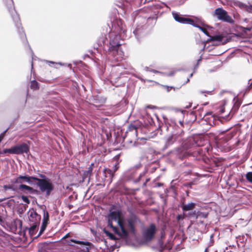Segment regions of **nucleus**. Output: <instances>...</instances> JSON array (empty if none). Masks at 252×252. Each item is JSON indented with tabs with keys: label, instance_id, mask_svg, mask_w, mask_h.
Returning <instances> with one entry per match:
<instances>
[{
	"label": "nucleus",
	"instance_id": "f257e3e1",
	"mask_svg": "<svg viewBox=\"0 0 252 252\" xmlns=\"http://www.w3.org/2000/svg\"><path fill=\"white\" fill-rule=\"evenodd\" d=\"M173 237H106L104 243L111 251L122 245L138 247L149 245L157 252H170L173 245Z\"/></svg>",
	"mask_w": 252,
	"mask_h": 252
},
{
	"label": "nucleus",
	"instance_id": "f03ea898",
	"mask_svg": "<svg viewBox=\"0 0 252 252\" xmlns=\"http://www.w3.org/2000/svg\"><path fill=\"white\" fill-rule=\"evenodd\" d=\"M112 32L109 33L110 38L107 59L109 61L119 62L123 58L124 53L120 49L121 34H125L126 30L121 19H116L112 22Z\"/></svg>",
	"mask_w": 252,
	"mask_h": 252
},
{
	"label": "nucleus",
	"instance_id": "7ed1b4c3",
	"mask_svg": "<svg viewBox=\"0 0 252 252\" xmlns=\"http://www.w3.org/2000/svg\"><path fill=\"white\" fill-rule=\"evenodd\" d=\"M120 216L121 213L119 211H112L108 216V225L113 228L114 232L119 236H123L120 233L119 228L113 226L112 220H118L119 225L124 236H127L129 232L134 233L135 224L139 220L138 218L135 215H131L126 221H123L120 219Z\"/></svg>",
	"mask_w": 252,
	"mask_h": 252
},
{
	"label": "nucleus",
	"instance_id": "20e7f679",
	"mask_svg": "<svg viewBox=\"0 0 252 252\" xmlns=\"http://www.w3.org/2000/svg\"><path fill=\"white\" fill-rule=\"evenodd\" d=\"M7 11L10 15L11 18L16 28L17 32L23 44L26 53L32 56V48L28 42L26 33L22 26L19 15L15 10L13 0H2Z\"/></svg>",
	"mask_w": 252,
	"mask_h": 252
},
{
	"label": "nucleus",
	"instance_id": "39448f33",
	"mask_svg": "<svg viewBox=\"0 0 252 252\" xmlns=\"http://www.w3.org/2000/svg\"><path fill=\"white\" fill-rule=\"evenodd\" d=\"M32 184V177L26 174L19 175L10 180V184L3 186L4 191L11 190L16 192L32 193V187L26 185Z\"/></svg>",
	"mask_w": 252,
	"mask_h": 252
},
{
	"label": "nucleus",
	"instance_id": "423d86ee",
	"mask_svg": "<svg viewBox=\"0 0 252 252\" xmlns=\"http://www.w3.org/2000/svg\"><path fill=\"white\" fill-rule=\"evenodd\" d=\"M32 180H36V184L40 191L45 193L46 196H49L54 189V185L49 179H38L32 176Z\"/></svg>",
	"mask_w": 252,
	"mask_h": 252
},
{
	"label": "nucleus",
	"instance_id": "0eeeda50",
	"mask_svg": "<svg viewBox=\"0 0 252 252\" xmlns=\"http://www.w3.org/2000/svg\"><path fill=\"white\" fill-rule=\"evenodd\" d=\"M196 145H198L194 140L192 138H189L183 147L177 149V156L179 158L183 160L188 156L187 149Z\"/></svg>",
	"mask_w": 252,
	"mask_h": 252
},
{
	"label": "nucleus",
	"instance_id": "6e6552de",
	"mask_svg": "<svg viewBox=\"0 0 252 252\" xmlns=\"http://www.w3.org/2000/svg\"><path fill=\"white\" fill-rule=\"evenodd\" d=\"M14 154H25L27 157L29 158L30 155V147L25 143H22L12 146Z\"/></svg>",
	"mask_w": 252,
	"mask_h": 252
},
{
	"label": "nucleus",
	"instance_id": "1a4fd4ad",
	"mask_svg": "<svg viewBox=\"0 0 252 252\" xmlns=\"http://www.w3.org/2000/svg\"><path fill=\"white\" fill-rule=\"evenodd\" d=\"M215 15L219 20L229 23L233 22L232 19L228 15L227 12L221 8H218L215 10Z\"/></svg>",
	"mask_w": 252,
	"mask_h": 252
},
{
	"label": "nucleus",
	"instance_id": "9d476101",
	"mask_svg": "<svg viewBox=\"0 0 252 252\" xmlns=\"http://www.w3.org/2000/svg\"><path fill=\"white\" fill-rule=\"evenodd\" d=\"M172 14L174 20L179 23L182 24H187L189 25L193 24V20L192 19L184 17L178 12L172 11Z\"/></svg>",
	"mask_w": 252,
	"mask_h": 252
},
{
	"label": "nucleus",
	"instance_id": "9b49d317",
	"mask_svg": "<svg viewBox=\"0 0 252 252\" xmlns=\"http://www.w3.org/2000/svg\"><path fill=\"white\" fill-rule=\"evenodd\" d=\"M18 223L19 230L18 231H17V233L19 234L20 235H23V236H27L26 232L28 230L29 236H32V224H30L29 226H25L24 227H23L22 221H19Z\"/></svg>",
	"mask_w": 252,
	"mask_h": 252
},
{
	"label": "nucleus",
	"instance_id": "f8f14e48",
	"mask_svg": "<svg viewBox=\"0 0 252 252\" xmlns=\"http://www.w3.org/2000/svg\"><path fill=\"white\" fill-rule=\"evenodd\" d=\"M157 230L155 224L152 223L148 227H145L143 230V236H154Z\"/></svg>",
	"mask_w": 252,
	"mask_h": 252
},
{
	"label": "nucleus",
	"instance_id": "ddd939ff",
	"mask_svg": "<svg viewBox=\"0 0 252 252\" xmlns=\"http://www.w3.org/2000/svg\"><path fill=\"white\" fill-rule=\"evenodd\" d=\"M177 137L178 136L174 134L167 136L165 139L164 149H166L172 145L177 140Z\"/></svg>",
	"mask_w": 252,
	"mask_h": 252
},
{
	"label": "nucleus",
	"instance_id": "4468645a",
	"mask_svg": "<svg viewBox=\"0 0 252 252\" xmlns=\"http://www.w3.org/2000/svg\"><path fill=\"white\" fill-rule=\"evenodd\" d=\"M190 218H195V219L206 218L208 216V213L205 212H201L199 211H194L192 212L189 213Z\"/></svg>",
	"mask_w": 252,
	"mask_h": 252
},
{
	"label": "nucleus",
	"instance_id": "2eb2a0df",
	"mask_svg": "<svg viewBox=\"0 0 252 252\" xmlns=\"http://www.w3.org/2000/svg\"><path fill=\"white\" fill-rule=\"evenodd\" d=\"M196 206V204L193 202H189L188 204H183L181 208L184 212H187L193 210Z\"/></svg>",
	"mask_w": 252,
	"mask_h": 252
},
{
	"label": "nucleus",
	"instance_id": "dca6fc26",
	"mask_svg": "<svg viewBox=\"0 0 252 252\" xmlns=\"http://www.w3.org/2000/svg\"><path fill=\"white\" fill-rule=\"evenodd\" d=\"M209 37L211 41H216L220 43H222V44L225 43V42L223 41L224 37L221 35H215L214 36H210Z\"/></svg>",
	"mask_w": 252,
	"mask_h": 252
},
{
	"label": "nucleus",
	"instance_id": "f3484780",
	"mask_svg": "<svg viewBox=\"0 0 252 252\" xmlns=\"http://www.w3.org/2000/svg\"><path fill=\"white\" fill-rule=\"evenodd\" d=\"M240 106V103L238 101H236L229 113V115L232 117L234 113L237 111Z\"/></svg>",
	"mask_w": 252,
	"mask_h": 252
},
{
	"label": "nucleus",
	"instance_id": "a211bd4d",
	"mask_svg": "<svg viewBox=\"0 0 252 252\" xmlns=\"http://www.w3.org/2000/svg\"><path fill=\"white\" fill-rule=\"evenodd\" d=\"M191 25H192L193 26H194V27H196V28H198V29H200V30H201V31H202V32H203L205 35H206L207 36H209V37L210 36V35H209V32L207 31V30H206L205 28H203V27H201L200 26H199V25H197V24H195V23H194V21H193V24H191Z\"/></svg>",
	"mask_w": 252,
	"mask_h": 252
},
{
	"label": "nucleus",
	"instance_id": "6ab92c4d",
	"mask_svg": "<svg viewBox=\"0 0 252 252\" xmlns=\"http://www.w3.org/2000/svg\"><path fill=\"white\" fill-rule=\"evenodd\" d=\"M104 172L106 177L112 178L114 176V171L110 169H105Z\"/></svg>",
	"mask_w": 252,
	"mask_h": 252
},
{
	"label": "nucleus",
	"instance_id": "aec40b11",
	"mask_svg": "<svg viewBox=\"0 0 252 252\" xmlns=\"http://www.w3.org/2000/svg\"><path fill=\"white\" fill-rule=\"evenodd\" d=\"M48 220V215L47 214L46 218H45V217L44 216V219H43L42 223V225H41L40 228H42V230H45V229H46L47 223H48V222H47Z\"/></svg>",
	"mask_w": 252,
	"mask_h": 252
},
{
	"label": "nucleus",
	"instance_id": "412c9836",
	"mask_svg": "<svg viewBox=\"0 0 252 252\" xmlns=\"http://www.w3.org/2000/svg\"><path fill=\"white\" fill-rule=\"evenodd\" d=\"M127 132H132L133 134H136L137 133V128L136 127L133 125H130L128 127V129Z\"/></svg>",
	"mask_w": 252,
	"mask_h": 252
},
{
	"label": "nucleus",
	"instance_id": "4be33fe9",
	"mask_svg": "<svg viewBox=\"0 0 252 252\" xmlns=\"http://www.w3.org/2000/svg\"><path fill=\"white\" fill-rule=\"evenodd\" d=\"M30 88L31 89H32V68L31 69V72H30V80H29V88L27 89V99H28V98H29L30 97V94H29V88Z\"/></svg>",
	"mask_w": 252,
	"mask_h": 252
},
{
	"label": "nucleus",
	"instance_id": "5701e85b",
	"mask_svg": "<svg viewBox=\"0 0 252 252\" xmlns=\"http://www.w3.org/2000/svg\"><path fill=\"white\" fill-rule=\"evenodd\" d=\"M143 29V28L137 27L133 31V33L135 34L137 38H138L139 34L142 33Z\"/></svg>",
	"mask_w": 252,
	"mask_h": 252
},
{
	"label": "nucleus",
	"instance_id": "b1692460",
	"mask_svg": "<svg viewBox=\"0 0 252 252\" xmlns=\"http://www.w3.org/2000/svg\"><path fill=\"white\" fill-rule=\"evenodd\" d=\"M186 217L189 218V213L186 214L185 213H184L183 214L178 215L177 217V220H178V221H180L181 220H183V219H184Z\"/></svg>",
	"mask_w": 252,
	"mask_h": 252
},
{
	"label": "nucleus",
	"instance_id": "393cba45",
	"mask_svg": "<svg viewBox=\"0 0 252 252\" xmlns=\"http://www.w3.org/2000/svg\"><path fill=\"white\" fill-rule=\"evenodd\" d=\"M1 154H14L13 150H12V146L10 148L3 149L1 152Z\"/></svg>",
	"mask_w": 252,
	"mask_h": 252
},
{
	"label": "nucleus",
	"instance_id": "a878e982",
	"mask_svg": "<svg viewBox=\"0 0 252 252\" xmlns=\"http://www.w3.org/2000/svg\"><path fill=\"white\" fill-rule=\"evenodd\" d=\"M151 72H153L155 73H160V74H163L165 75H167V76H173L174 74V72H171L169 73H163L161 72H160V71H158V70H155V69H152L151 70Z\"/></svg>",
	"mask_w": 252,
	"mask_h": 252
},
{
	"label": "nucleus",
	"instance_id": "bb28decb",
	"mask_svg": "<svg viewBox=\"0 0 252 252\" xmlns=\"http://www.w3.org/2000/svg\"><path fill=\"white\" fill-rule=\"evenodd\" d=\"M39 88V83L35 80H32V90H38Z\"/></svg>",
	"mask_w": 252,
	"mask_h": 252
},
{
	"label": "nucleus",
	"instance_id": "cd10ccee",
	"mask_svg": "<svg viewBox=\"0 0 252 252\" xmlns=\"http://www.w3.org/2000/svg\"><path fill=\"white\" fill-rule=\"evenodd\" d=\"M13 202H14V200L10 199V200H8L7 202L2 203L1 204V205L3 206H7L10 207L12 205V203Z\"/></svg>",
	"mask_w": 252,
	"mask_h": 252
},
{
	"label": "nucleus",
	"instance_id": "c85d7f7f",
	"mask_svg": "<svg viewBox=\"0 0 252 252\" xmlns=\"http://www.w3.org/2000/svg\"><path fill=\"white\" fill-rule=\"evenodd\" d=\"M247 180L250 183H252V172H249L246 175Z\"/></svg>",
	"mask_w": 252,
	"mask_h": 252
},
{
	"label": "nucleus",
	"instance_id": "c756f323",
	"mask_svg": "<svg viewBox=\"0 0 252 252\" xmlns=\"http://www.w3.org/2000/svg\"><path fill=\"white\" fill-rule=\"evenodd\" d=\"M22 200L24 202H25L26 204H30V200L29 199V198L25 195H22L21 196Z\"/></svg>",
	"mask_w": 252,
	"mask_h": 252
},
{
	"label": "nucleus",
	"instance_id": "7c9ffc66",
	"mask_svg": "<svg viewBox=\"0 0 252 252\" xmlns=\"http://www.w3.org/2000/svg\"><path fill=\"white\" fill-rule=\"evenodd\" d=\"M214 240L213 239V237H210V242L208 244V246L207 248H206L205 250V251L204 252H208V248L212 246L214 244Z\"/></svg>",
	"mask_w": 252,
	"mask_h": 252
},
{
	"label": "nucleus",
	"instance_id": "2f4dec72",
	"mask_svg": "<svg viewBox=\"0 0 252 252\" xmlns=\"http://www.w3.org/2000/svg\"><path fill=\"white\" fill-rule=\"evenodd\" d=\"M94 102H98V103H104L105 101V99H99V97L96 96L94 97Z\"/></svg>",
	"mask_w": 252,
	"mask_h": 252
},
{
	"label": "nucleus",
	"instance_id": "473e14b6",
	"mask_svg": "<svg viewBox=\"0 0 252 252\" xmlns=\"http://www.w3.org/2000/svg\"><path fill=\"white\" fill-rule=\"evenodd\" d=\"M94 164L92 163L90 167L88 168V169L87 171V174L91 175L92 174L93 172V166H94Z\"/></svg>",
	"mask_w": 252,
	"mask_h": 252
},
{
	"label": "nucleus",
	"instance_id": "72a5a7b5",
	"mask_svg": "<svg viewBox=\"0 0 252 252\" xmlns=\"http://www.w3.org/2000/svg\"><path fill=\"white\" fill-rule=\"evenodd\" d=\"M146 172H147V171H146L143 172V173H140V174H139V177H138V179H137L135 180V182H139V181H140V180L141 178H142V177H143V176L145 175V173H146Z\"/></svg>",
	"mask_w": 252,
	"mask_h": 252
},
{
	"label": "nucleus",
	"instance_id": "f704fd0d",
	"mask_svg": "<svg viewBox=\"0 0 252 252\" xmlns=\"http://www.w3.org/2000/svg\"><path fill=\"white\" fill-rule=\"evenodd\" d=\"M245 8L246 11L252 13V5H245Z\"/></svg>",
	"mask_w": 252,
	"mask_h": 252
},
{
	"label": "nucleus",
	"instance_id": "c9c22d12",
	"mask_svg": "<svg viewBox=\"0 0 252 252\" xmlns=\"http://www.w3.org/2000/svg\"><path fill=\"white\" fill-rule=\"evenodd\" d=\"M32 210V208L29 209V212H28V217L30 221H31V219L32 218V212H31Z\"/></svg>",
	"mask_w": 252,
	"mask_h": 252
},
{
	"label": "nucleus",
	"instance_id": "e433bc0d",
	"mask_svg": "<svg viewBox=\"0 0 252 252\" xmlns=\"http://www.w3.org/2000/svg\"><path fill=\"white\" fill-rule=\"evenodd\" d=\"M202 60V58H201V57H200V59H199L198 60H197V64L195 65V67H194V70L195 69H196V68H197L198 67V64H199L200 62H201ZM195 72V71H194V72Z\"/></svg>",
	"mask_w": 252,
	"mask_h": 252
},
{
	"label": "nucleus",
	"instance_id": "4c0bfd02",
	"mask_svg": "<svg viewBox=\"0 0 252 252\" xmlns=\"http://www.w3.org/2000/svg\"><path fill=\"white\" fill-rule=\"evenodd\" d=\"M46 63H49V65L50 66H52L51 64H57V63L53 62H52V61H46Z\"/></svg>",
	"mask_w": 252,
	"mask_h": 252
},
{
	"label": "nucleus",
	"instance_id": "58836bf2",
	"mask_svg": "<svg viewBox=\"0 0 252 252\" xmlns=\"http://www.w3.org/2000/svg\"><path fill=\"white\" fill-rule=\"evenodd\" d=\"M225 232L227 233L225 235H229V232H231V229L229 228H226L225 230Z\"/></svg>",
	"mask_w": 252,
	"mask_h": 252
},
{
	"label": "nucleus",
	"instance_id": "ea45409f",
	"mask_svg": "<svg viewBox=\"0 0 252 252\" xmlns=\"http://www.w3.org/2000/svg\"><path fill=\"white\" fill-rule=\"evenodd\" d=\"M44 231V230H42V228H40V231L38 233V234L36 236H40L43 233V232Z\"/></svg>",
	"mask_w": 252,
	"mask_h": 252
},
{
	"label": "nucleus",
	"instance_id": "a19ab883",
	"mask_svg": "<svg viewBox=\"0 0 252 252\" xmlns=\"http://www.w3.org/2000/svg\"><path fill=\"white\" fill-rule=\"evenodd\" d=\"M105 233L108 236H114L113 234L111 233L108 232V231H105Z\"/></svg>",
	"mask_w": 252,
	"mask_h": 252
},
{
	"label": "nucleus",
	"instance_id": "79ce46f5",
	"mask_svg": "<svg viewBox=\"0 0 252 252\" xmlns=\"http://www.w3.org/2000/svg\"><path fill=\"white\" fill-rule=\"evenodd\" d=\"M36 225L32 224V235H33V231L36 229Z\"/></svg>",
	"mask_w": 252,
	"mask_h": 252
},
{
	"label": "nucleus",
	"instance_id": "37998d69",
	"mask_svg": "<svg viewBox=\"0 0 252 252\" xmlns=\"http://www.w3.org/2000/svg\"><path fill=\"white\" fill-rule=\"evenodd\" d=\"M145 70L146 71H151V70L152 69H150L149 67H147V66H146L145 67Z\"/></svg>",
	"mask_w": 252,
	"mask_h": 252
},
{
	"label": "nucleus",
	"instance_id": "c03bdc74",
	"mask_svg": "<svg viewBox=\"0 0 252 252\" xmlns=\"http://www.w3.org/2000/svg\"><path fill=\"white\" fill-rule=\"evenodd\" d=\"M165 87L167 88V92H169L170 90L173 88L172 87H169L167 86H165Z\"/></svg>",
	"mask_w": 252,
	"mask_h": 252
},
{
	"label": "nucleus",
	"instance_id": "a18cd8bd",
	"mask_svg": "<svg viewBox=\"0 0 252 252\" xmlns=\"http://www.w3.org/2000/svg\"><path fill=\"white\" fill-rule=\"evenodd\" d=\"M200 93L201 94H204V93H208V94H210L211 93V92H209V91H200Z\"/></svg>",
	"mask_w": 252,
	"mask_h": 252
},
{
	"label": "nucleus",
	"instance_id": "49530a36",
	"mask_svg": "<svg viewBox=\"0 0 252 252\" xmlns=\"http://www.w3.org/2000/svg\"><path fill=\"white\" fill-rule=\"evenodd\" d=\"M6 199H7V198H0V203L2 202L3 201L6 200Z\"/></svg>",
	"mask_w": 252,
	"mask_h": 252
},
{
	"label": "nucleus",
	"instance_id": "de8ad7c7",
	"mask_svg": "<svg viewBox=\"0 0 252 252\" xmlns=\"http://www.w3.org/2000/svg\"><path fill=\"white\" fill-rule=\"evenodd\" d=\"M3 222V218L0 215V223Z\"/></svg>",
	"mask_w": 252,
	"mask_h": 252
},
{
	"label": "nucleus",
	"instance_id": "09e8293b",
	"mask_svg": "<svg viewBox=\"0 0 252 252\" xmlns=\"http://www.w3.org/2000/svg\"><path fill=\"white\" fill-rule=\"evenodd\" d=\"M141 166V164L140 163H139L136 165V168H138Z\"/></svg>",
	"mask_w": 252,
	"mask_h": 252
},
{
	"label": "nucleus",
	"instance_id": "8fccbe9b",
	"mask_svg": "<svg viewBox=\"0 0 252 252\" xmlns=\"http://www.w3.org/2000/svg\"><path fill=\"white\" fill-rule=\"evenodd\" d=\"M127 2H131L134 1L135 0H125Z\"/></svg>",
	"mask_w": 252,
	"mask_h": 252
},
{
	"label": "nucleus",
	"instance_id": "3c124183",
	"mask_svg": "<svg viewBox=\"0 0 252 252\" xmlns=\"http://www.w3.org/2000/svg\"><path fill=\"white\" fill-rule=\"evenodd\" d=\"M252 28L247 27L245 29L247 31H250L251 30Z\"/></svg>",
	"mask_w": 252,
	"mask_h": 252
},
{
	"label": "nucleus",
	"instance_id": "603ef678",
	"mask_svg": "<svg viewBox=\"0 0 252 252\" xmlns=\"http://www.w3.org/2000/svg\"><path fill=\"white\" fill-rule=\"evenodd\" d=\"M12 238H13L12 240H16L17 238H19V237H12Z\"/></svg>",
	"mask_w": 252,
	"mask_h": 252
},
{
	"label": "nucleus",
	"instance_id": "864d4df0",
	"mask_svg": "<svg viewBox=\"0 0 252 252\" xmlns=\"http://www.w3.org/2000/svg\"><path fill=\"white\" fill-rule=\"evenodd\" d=\"M192 75H193V73H191V74H190L189 77V78H191V77L192 76Z\"/></svg>",
	"mask_w": 252,
	"mask_h": 252
},
{
	"label": "nucleus",
	"instance_id": "5fc2aeb1",
	"mask_svg": "<svg viewBox=\"0 0 252 252\" xmlns=\"http://www.w3.org/2000/svg\"><path fill=\"white\" fill-rule=\"evenodd\" d=\"M189 81V78H188V79H187V81H186V83H188Z\"/></svg>",
	"mask_w": 252,
	"mask_h": 252
},
{
	"label": "nucleus",
	"instance_id": "6e6d98bb",
	"mask_svg": "<svg viewBox=\"0 0 252 252\" xmlns=\"http://www.w3.org/2000/svg\"><path fill=\"white\" fill-rule=\"evenodd\" d=\"M252 86V81L251 82L250 86L249 87V89H250V88Z\"/></svg>",
	"mask_w": 252,
	"mask_h": 252
},
{
	"label": "nucleus",
	"instance_id": "4d7b16f0",
	"mask_svg": "<svg viewBox=\"0 0 252 252\" xmlns=\"http://www.w3.org/2000/svg\"><path fill=\"white\" fill-rule=\"evenodd\" d=\"M64 236H65V237H67V236H70L69 234L67 233V234H66Z\"/></svg>",
	"mask_w": 252,
	"mask_h": 252
},
{
	"label": "nucleus",
	"instance_id": "13d9d810",
	"mask_svg": "<svg viewBox=\"0 0 252 252\" xmlns=\"http://www.w3.org/2000/svg\"><path fill=\"white\" fill-rule=\"evenodd\" d=\"M186 0H181L182 3H183Z\"/></svg>",
	"mask_w": 252,
	"mask_h": 252
},
{
	"label": "nucleus",
	"instance_id": "bf43d9fd",
	"mask_svg": "<svg viewBox=\"0 0 252 252\" xmlns=\"http://www.w3.org/2000/svg\"><path fill=\"white\" fill-rule=\"evenodd\" d=\"M157 6H158V8H160L161 7V6L160 5H158Z\"/></svg>",
	"mask_w": 252,
	"mask_h": 252
},
{
	"label": "nucleus",
	"instance_id": "052dcab7",
	"mask_svg": "<svg viewBox=\"0 0 252 252\" xmlns=\"http://www.w3.org/2000/svg\"><path fill=\"white\" fill-rule=\"evenodd\" d=\"M15 230L17 231L18 230V226H16L15 228Z\"/></svg>",
	"mask_w": 252,
	"mask_h": 252
},
{
	"label": "nucleus",
	"instance_id": "680f3d73",
	"mask_svg": "<svg viewBox=\"0 0 252 252\" xmlns=\"http://www.w3.org/2000/svg\"><path fill=\"white\" fill-rule=\"evenodd\" d=\"M223 111H223V109H221V113H223Z\"/></svg>",
	"mask_w": 252,
	"mask_h": 252
},
{
	"label": "nucleus",
	"instance_id": "e2e57ef3",
	"mask_svg": "<svg viewBox=\"0 0 252 252\" xmlns=\"http://www.w3.org/2000/svg\"><path fill=\"white\" fill-rule=\"evenodd\" d=\"M4 236H8V237H9V236H11L10 235H8V234H7L6 236L4 235Z\"/></svg>",
	"mask_w": 252,
	"mask_h": 252
},
{
	"label": "nucleus",
	"instance_id": "0e129e2a",
	"mask_svg": "<svg viewBox=\"0 0 252 252\" xmlns=\"http://www.w3.org/2000/svg\"><path fill=\"white\" fill-rule=\"evenodd\" d=\"M7 129H5V130H4L3 132H4H4H5L7 130Z\"/></svg>",
	"mask_w": 252,
	"mask_h": 252
},
{
	"label": "nucleus",
	"instance_id": "69168bd1",
	"mask_svg": "<svg viewBox=\"0 0 252 252\" xmlns=\"http://www.w3.org/2000/svg\"><path fill=\"white\" fill-rule=\"evenodd\" d=\"M149 181V179H147L146 182H148Z\"/></svg>",
	"mask_w": 252,
	"mask_h": 252
},
{
	"label": "nucleus",
	"instance_id": "338daca9",
	"mask_svg": "<svg viewBox=\"0 0 252 252\" xmlns=\"http://www.w3.org/2000/svg\"><path fill=\"white\" fill-rule=\"evenodd\" d=\"M32 192H33V191H35V190H34V189H32Z\"/></svg>",
	"mask_w": 252,
	"mask_h": 252
},
{
	"label": "nucleus",
	"instance_id": "774afa93",
	"mask_svg": "<svg viewBox=\"0 0 252 252\" xmlns=\"http://www.w3.org/2000/svg\"><path fill=\"white\" fill-rule=\"evenodd\" d=\"M116 170H117V169H115V170H114V171H114V172L115 171H116Z\"/></svg>",
	"mask_w": 252,
	"mask_h": 252
}]
</instances>
